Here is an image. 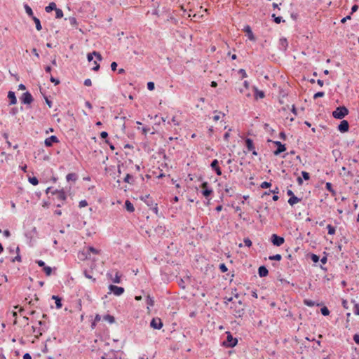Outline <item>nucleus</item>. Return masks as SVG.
<instances>
[{"label": "nucleus", "mask_w": 359, "mask_h": 359, "mask_svg": "<svg viewBox=\"0 0 359 359\" xmlns=\"http://www.w3.org/2000/svg\"><path fill=\"white\" fill-rule=\"evenodd\" d=\"M29 182L32 185H34V186H36L39 184V181L36 177H29Z\"/></svg>", "instance_id": "33"}, {"label": "nucleus", "mask_w": 359, "mask_h": 359, "mask_svg": "<svg viewBox=\"0 0 359 359\" xmlns=\"http://www.w3.org/2000/svg\"><path fill=\"white\" fill-rule=\"evenodd\" d=\"M244 241V243H245V245L246 246H248V247H250V246L252 245V241H250V238H244V241Z\"/></svg>", "instance_id": "43"}, {"label": "nucleus", "mask_w": 359, "mask_h": 359, "mask_svg": "<svg viewBox=\"0 0 359 359\" xmlns=\"http://www.w3.org/2000/svg\"><path fill=\"white\" fill-rule=\"evenodd\" d=\"M351 15H347L346 17H345L341 20V22L345 23L348 20H351Z\"/></svg>", "instance_id": "58"}, {"label": "nucleus", "mask_w": 359, "mask_h": 359, "mask_svg": "<svg viewBox=\"0 0 359 359\" xmlns=\"http://www.w3.org/2000/svg\"><path fill=\"white\" fill-rule=\"evenodd\" d=\"M358 9V6L357 5H353L351 8V14H353V13L356 12Z\"/></svg>", "instance_id": "60"}, {"label": "nucleus", "mask_w": 359, "mask_h": 359, "mask_svg": "<svg viewBox=\"0 0 359 359\" xmlns=\"http://www.w3.org/2000/svg\"><path fill=\"white\" fill-rule=\"evenodd\" d=\"M93 55L96 57L97 60L101 61L102 60V55L96 51H93Z\"/></svg>", "instance_id": "48"}, {"label": "nucleus", "mask_w": 359, "mask_h": 359, "mask_svg": "<svg viewBox=\"0 0 359 359\" xmlns=\"http://www.w3.org/2000/svg\"><path fill=\"white\" fill-rule=\"evenodd\" d=\"M147 88L149 90H153L154 89V83L153 82H149L147 83Z\"/></svg>", "instance_id": "53"}, {"label": "nucleus", "mask_w": 359, "mask_h": 359, "mask_svg": "<svg viewBox=\"0 0 359 359\" xmlns=\"http://www.w3.org/2000/svg\"><path fill=\"white\" fill-rule=\"evenodd\" d=\"M125 208L127 210V211H128L129 212H133L135 210V208H134L133 203L128 200H127L125 202Z\"/></svg>", "instance_id": "19"}, {"label": "nucleus", "mask_w": 359, "mask_h": 359, "mask_svg": "<svg viewBox=\"0 0 359 359\" xmlns=\"http://www.w3.org/2000/svg\"><path fill=\"white\" fill-rule=\"evenodd\" d=\"M253 89L255 90V97L256 99L264 97L265 95L263 91L258 90L256 87H254Z\"/></svg>", "instance_id": "20"}, {"label": "nucleus", "mask_w": 359, "mask_h": 359, "mask_svg": "<svg viewBox=\"0 0 359 359\" xmlns=\"http://www.w3.org/2000/svg\"><path fill=\"white\" fill-rule=\"evenodd\" d=\"M146 302L147 304V309H149L150 306H153L154 304V299L149 295L147 297Z\"/></svg>", "instance_id": "27"}, {"label": "nucleus", "mask_w": 359, "mask_h": 359, "mask_svg": "<svg viewBox=\"0 0 359 359\" xmlns=\"http://www.w3.org/2000/svg\"><path fill=\"white\" fill-rule=\"evenodd\" d=\"M269 259L270 260L280 261L282 259V256L280 255H279V254H277V255H275L270 256L269 257Z\"/></svg>", "instance_id": "34"}, {"label": "nucleus", "mask_w": 359, "mask_h": 359, "mask_svg": "<svg viewBox=\"0 0 359 359\" xmlns=\"http://www.w3.org/2000/svg\"><path fill=\"white\" fill-rule=\"evenodd\" d=\"M354 303L353 313L354 314L359 316V304L355 303L354 300L352 301Z\"/></svg>", "instance_id": "31"}, {"label": "nucleus", "mask_w": 359, "mask_h": 359, "mask_svg": "<svg viewBox=\"0 0 359 359\" xmlns=\"http://www.w3.org/2000/svg\"><path fill=\"white\" fill-rule=\"evenodd\" d=\"M325 95V93L323 92H318L316 93V94H314L313 95V98L314 99H317L318 97H323Z\"/></svg>", "instance_id": "46"}, {"label": "nucleus", "mask_w": 359, "mask_h": 359, "mask_svg": "<svg viewBox=\"0 0 359 359\" xmlns=\"http://www.w3.org/2000/svg\"><path fill=\"white\" fill-rule=\"evenodd\" d=\"M279 44L283 50H286L287 46V39L285 38L280 39L279 41Z\"/></svg>", "instance_id": "26"}, {"label": "nucleus", "mask_w": 359, "mask_h": 359, "mask_svg": "<svg viewBox=\"0 0 359 359\" xmlns=\"http://www.w3.org/2000/svg\"><path fill=\"white\" fill-rule=\"evenodd\" d=\"M89 252H92L93 254H99L100 251L95 248L90 246L87 248L86 252H83L82 255L83 256V259H88Z\"/></svg>", "instance_id": "13"}, {"label": "nucleus", "mask_w": 359, "mask_h": 359, "mask_svg": "<svg viewBox=\"0 0 359 359\" xmlns=\"http://www.w3.org/2000/svg\"><path fill=\"white\" fill-rule=\"evenodd\" d=\"M104 319L110 323H113L114 322V318L110 315L104 316Z\"/></svg>", "instance_id": "37"}, {"label": "nucleus", "mask_w": 359, "mask_h": 359, "mask_svg": "<svg viewBox=\"0 0 359 359\" xmlns=\"http://www.w3.org/2000/svg\"><path fill=\"white\" fill-rule=\"evenodd\" d=\"M237 344V339L233 338L229 333L227 335L226 341L224 342V344L228 347H233Z\"/></svg>", "instance_id": "5"}, {"label": "nucleus", "mask_w": 359, "mask_h": 359, "mask_svg": "<svg viewBox=\"0 0 359 359\" xmlns=\"http://www.w3.org/2000/svg\"><path fill=\"white\" fill-rule=\"evenodd\" d=\"M50 80L52 83H54L55 85H58L60 83V81L53 76L50 77Z\"/></svg>", "instance_id": "54"}, {"label": "nucleus", "mask_w": 359, "mask_h": 359, "mask_svg": "<svg viewBox=\"0 0 359 359\" xmlns=\"http://www.w3.org/2000/svg\"><path fill=\"white\" fill-rule=\"evenodd\" d=\"M93 55H93V53H88V55H87V58H88V60L89 62H90L91 60H93Z\"/></svg>", "instance_id": "63"}, {"label": "nucleus", "mask_w": 359, "mask_h": 359, "mask_svg": "<svg viewBox=\"0 0 359 359\" xmlns=\"http://www.w3.org/2000/svg\"><path fill=\"white\" fill-rule=\"evenodd\" d=\"M245 144H246V147L248 151H252L253 155H255V156L257 155V151L255 150L253 142L251 139H250V138L246 139Z\"/></svg>", "instance_id": "8"}, {"label": "nucleus", "mask_w": 359, "mask_h": 359, "mask_svg": "<svg viewBox=\"0 0 359 359\" xmlns=\"http://www.w3.org/2000/svg\"><path fill=\"white\" fill-rule=\"evenodd\" d=\"M21 99L24 104H30L33 101V97L29 92L25 93Z\"/></svg>", "instance_id": "11"}, {"label": "nucleus", "mask_w": 359, "mask_h": 359, "mask_svg": "<svg viewBox=\"0 0 359 359\" xmlns=\"http://www.w3.org/2000/svg\"><path fill=\"white\" fill-rule=\"evenodd\" d=\"M101 320V317L100 315H96L95 317L94 323L92 324V327H94L95 325L96 322H99Z\"/></svg>", "instance_id": "51"}, {"label": "nucleus", "mask_w": 359, "mask_h": 359, "mask_svg": "<svg viewBox=\"0 0 359 359\" xmlns=\"http://www.w3.org/2000/svg\"><path fill=\"white\" fill-rule=\"evenodd\" d=\"M16 250H17V252H18V255H17V256H16L15 257L12 258L11 261H12L13 262H15V261H17V262H21V257H20V255H19V248H18V247H17V248H16Z\"/></svg>", "instance_id": "36"}, {"label": "nucleus", "mask_w": 359, "mask_h": 359, "mask_svg": "<svg viewBox=\"0 0 359 359\" xmlns=\"http://www.w3.org/2000/svg\"><path fill=\"white\" fill-rule=\"evenodd\" d=\"M52 298L55 300V304L57 309H60L62 307L61 299L57 296H53Z\"/></svg>", "instance_id": "28"}, {"label": "nucleus", "mask_w": 359, "mask_h": 359, "mask_svg": "<svg viewBox=\"0 0 359 359\" xmlns=\"http://www.w3.org/2000/svg\"><path fill=\"white\" fill-rule=\"evenodd\" d=\"M272 17L274 18V21L277 24H279L282 21V18L281 17H276L275 14H273Z\"/></svg>", "instance_id": "47"}, {"label": "nucleus", "mask_w": 359, "mask_h": 359, "mask_svg": "<svg viewBox=\"0 0 359 359\" xmlns=\"http://www.w3.org/2000/svg\"><path fill=\"white\" fill-rule=\"evenodd\" d=\"M58 142V139L56 136L52 135L45 140V145L46 147H51L53 143Z\"/></svg>", "instance_id": "14"}, {"label": "nucleus", "mask_w": 359, "mask_h": 359, "mask_svg": "<svg viewBox=\"0 0 359 359\" xmlns=\"http://www.w3.org/2000/svg\"><path fill=\"white\" fill-rule=\"evenodd\" d=\"M258 273L260 277H265L268 275L269 271L265 266H262L258 269Z\"/></svg>", "instance_id": "16"}, {"label": "nucleus", "mask_w": 359, "mask_h": 359, "mask_svg": "<svg viewBox=\"0 0 359 359\" xmlns=\"http://www.w3.org/2000/svg\"><path fill=\"white\" fill-rule=\"evenodd\" d=\"M274 144L278 147L277 149L274 151L273 154L275 156L279 155L280 153L285 151L286 150V147L285 144H283L279 141H275Z\"/></svg>", "instance_id": "6"}, {"label": "nucleus", "mask_w": 359, "mask_h": 359, "mask_svg": "<svg viewBox=\"0 0 359 359\" xmlns=\"http://www.w3.org/2000/svg\"><path fill=\"white\" fill-rule=\"evenodd\" d=\"M112 281L115 283H121V275L118 272H116L115 274V277L112 278Z\"/></svg>", "instance_id": "32"}, {"label": "nucleus", "mask_w": 359, "mask_h": 359, "mask_svg": "<svg viewBox=\"0 0 359 359\" xmlns=\"http://www.w3.org/2000/svg\"><path fill=\"white\" fill-rule=\"evenodd\" d=\"M24 8H25V10L27 13V14L31 17L32 18H33L34 16V13H33V11H32V9L31 8V7L27 5V4H25L24 5Z\"/></svg>", "instance_id": "22"}, {"label": "nucleus", "mask_w": 359, "mask_h": 359, "mask_svg": "<svg viewBox=\"0 0 359 359\" xmlns=\"http://www.w3.org/2000/svg\"><path fill=\"white\" fill-rule=\"evenodd\" d=\"M327 229L328 230V233L329 234H330V235L334 234V233H335V228L334 226H332L330 224H328L327 226Z\"/></svg>", "instance_id": "35"}, {"label": "nucleus", "mask_w": 359, "mask_h": 359, "mask_svg": "<svg viewBox=\"0 0 359 359\" xmlns=\"http://www.w3.org/2000/svg\"><path fill=\"white\" fill-rule=\"evenodd\" d=\"M271 185V184L270 182H264L261 184L260 187L262 189H266V188H269L270 187Z\"/></svg>", "instance_id": "42"}, {"label": "nucleus", "mask_w": 359, "mask_h": 359, "mask_svg": "<svg viewBox=\"0 0 359 359\" xmlns=\"http://www.w3.org/2000/svg\"><path fill=\"white\" fill-rule=\"evenodd\" d=\"M69 23L72 26H76L77 25V22L75 18L71 17L68 19Z\"/></svg>", "instance_id": "41"}, {"label": "nucleus", "mask_w": 359, "mask_h": 359, "mask_svg": "<svg viewBox=\"0 0 359 359\" xmlns=\"http://www.w3.org/2000/svg\"><path fill=\"white\" fill-rule=\"evenodd\" d=\"M56 9V4L54 2H51L49 4L48 6L45 8V11L47 13H50V11Z\"/></svg>", "instance_id": "24"}, {"label": "nucleus", "mask_w": 359, "mask_h": 359, "mask_svg": "<svg viewBox=\"0 0 359 359\" xmlns=\"http://www.w3.org/2000/svg\"><path fill=\"white\" fill-rule=\"evenodd\" d=\"M202 188H203L202 194L206 198L208 197L212 193V189H208V182H205L202 184Z\"/></svg>", "instance_id": "12"}, {"label": "nucleus", "mask_w": 359, "mask_h": 359, "mask_svg": "<svg viewBox=\"0 0 359 359\" xmlns=\"http://www.w3.org/2000/svg\"><path fill=\"white\" fill-rule=\"evenodd\" d=\"M271 242L276 246H280L284 243L285 240L283 237L278 236L276 234H273L271 236Z\"/></svg>", "instance_id": "3"}, {"label": "nucleus", "mask_w": 359, "mask_h": 359, "mask_svg": "<svg viewBox=\"0 0 359 359\" xmlns=\"http://www.w3.org/2000/svg\"><path fill=\"white\" fill-rule=\"evenodd\" d=\"M219 269L222 272H226L227 271V268L224 264H221L219 265Z\"/></svg>", "instance_id": "55"}, {"label": "nucleus", "mask_w": 359, "mask_h": 359, "mask_svg": "<svg viewBox=\"0 0 359 359\" xmlns=\"http://www.w3.org/2000/svg\"><path fill=\"white\" fill-rule=\"evenodd\" d=\"M87 205H88V203H87V201H86V200H82V201H81L79 202V208H84V207H86V206H87Z\"/></svg>", "instance_id": "44"}, {"label": "nucleus", "mask_w": 359, "mask_h": 359, "mask_svg": "<svg viewBox=\"0 0 359 359\" xmlns=\"http://www.w3.org/2000/svg\"><path fill=\"white\" fill-rule=\"evenodd\" d=\"M110 292H113L116 296H120L124 292V288L122 287L110 285L109 286Z\"/></svg>", "instance_id": "2"}, {"label": "nucleus", "mask_w": 359, "mask_h": 359, "mask_svg": "<svg viewBox=\"0 0 359 359\" xmlns=\"http://www.w3.org/2000/svg\"><path fill=\"white\" fill-rule=\"evenodd\" d=\"M320 311H321V313L323 316H328L330 313V311L326 306L323 307Z\"/></svg>", "instance_id": "39"}, {"label": "nucleus", "mask_w": 359, "mask_h": 359, "mask_svg": "<svg viewBox=\"0 0 359 359\" xmlns=\"http://www.w3.org/2000/svg\"><path fill=\"white\" fill-rule=\"evenodd\" d=\"M300 201V199L299 198H297V196H295L294 195H292V196H291L289 200H288V203L290 205H294V204L299 203Z\"/></svg>", "instance_id": "21"}, {"label": "nucleus", "mask_w": 359, "mask_h": 359, "mask_svg": "<svg viewBox=\"0 0 359 359\" xmlns=\"http://www.w3.org/2000/svg\"><path fill=\"white\" fill-rule=\"evenodd\" d=\"M150 326L154 329L160 330L163 327L161 319L159 318H154L150 323Z\"/></svg>", "instance_id": "4"}, {"label": "nucleus", "mask_w": 359, "mask_h": 359, "mask_svg": "<svg viewBox=\"0 0 359 359\" xmlns=\"http://www.w3.org/2000/svg\"><path fill=\"white\" fill-rule=\"evenodd\" d=\"M244 31L248 34V38L251 41L255 40L254 34L250 26H246L244 28Z\"/></svg>", "instance_id": "18"}, {"label": "nucleus", "mask_w": 359, "mask_h": 359, "mask_svg": "<svg viewBox=\"0 0 359 359\" xmlns=\"http://www.w3.org/2000/svg\"><path fill=\"white\" fill-rule=\"evenodd\" d=\"M311 259L313 262L316 263L319 261V257L317 256L316 255L313 254L311 255Z\"/></svg>", "instance_id": "52"}, {"label": "nucleus", "mask_w": 359, "mask_h": 359, "mask_svg": "<svg viewBox=\"0 0 359 359\" xmlns=\"http://www.w3.org/2000/svg\"><path fill=\"white\" fill-rule=\"evenodd\" d=\"M32 20H34V22L36 25V29L38 31H41L42 29V27H41V22H40L39 19L37 18L36 17H33Z\"/></svg>", "instance_id": "25"}, {"label": "nucleus", "mask_w": 359, "mask_h": 359, "mask_svg": "<svg viewBox=\"0 0 359 359\" xmlns=\"http://www.w3.org/2000/svg\"><path fill=\"white\" fill-rule=\"evenodd\" d=\"M84 85L86 86H90L92 85V81L90 79H87L84 81Z\"/></svg>", "instance_id": "57"}, {"label": "nucleus", "mask_w": 359, "mask_h": 359, "mask_svg": "<svg viewBox=\"0 0 359 359\" xmlns=\"http://www.w3.org/2000/svg\"><path fill=\"white\" fill-rule=\"evenodd\" d=\"M32 330H33L34 333H36V337H38L39 336H41L42 334V331L41 330H39L36 332V330L34 327H32Z\"/></svg>", "instance_id": "49"}, {"label": "nucleus", "mask_w": 359, "mask_h": 359, "mask_svg": "<svg viewBox=\"0 0 359 359\" xmlns=\"http://www.w3.org/2000/svg\"><path fill=\"white\" fill-rule=\"evenodd\" d=\"M117 352L114 350H110L107 353H105L102 357L101 359H118L116 355Z\"/></svg>", "instance_id": "7"}, {"label": "nucleus", "mask_w": 359, "mask_h": 359, "mask_svg": "<svg viewBox=\"0 0 359 359\" xmlns=\"http://www.w3.org/2000/svg\"><path fill=\"white\" fill-rule=\"evenodd\" d=\"M43 271L47 276H50L52 272L51 268L50 266H46L43 267Z\"/></svg>", "instance_id": "40"}, {"label": "nucleus", "mask_w": 359, "mask_h": 359, "mask_svg": "<svg viewBox=\"0 0 359 359\" xmlns=\"http://www.w3.org/2000/svg\"><path fill=\"white\" fill-rule=\"evenodd\" d=\"M171 121L174 123V125H175V126H179L180 125V121L176 118V116H173L172 118Z\"/></svg>", "instance_id": "56"}, {"label": "nucleus", "mask_w": 359, "mask_h": 359, "mask_svg": "<svg viewBox=\"0 0 359 359\" xmlns=\"http://www.w3.org/2000/svg\"><path fill=\"white\" fill-rule=\"evenodd\" d=\"M8 97L10 100V104H15L17 102V99L15 97L14 92L9 91L8 93Z\"/></svg>", "instance_id": "17"}, {"label": "nucleus", "mask_w": 359, "mask_h": 359, "mask_svg": "<svg viewBox=\"0 0 359 359\" xmlns=\"http://www.w3.org/2000/svg\"><path fill=\"white\" fill-rule=\"evenodd\" d=\"M23 359H32L29 353H27L23 355Z\"/></svg>", "instance_id": "64"}, {"label": "nucleus", "mask_w": 359, "mask_h": 359, "mask_svg": "<svg viewBox=\"0 0 359 359\" xmlns=\"http://www.w3.org/2000/svg\"><path fill=\"white\" fill-rule=\"evenodd\" d=\"M55 13H56V18H61L63 16V12L61 9H58L56 8Z\"/></svg>", "instance_id": "38"}, {"label": "nucleus", "mask_w": 359, "mask_h": 359, "mask_svg": "<svg viewBox=\"0 0 359 359\" xmlns=\"http://www.w3.org/2000/svg\"><path fill=\"white\" fill-rule=\"evenodd\" d=\"M95 66L93 67V70L97 71L100 69V65L96 61L94 62Z\"/></svg>", "instance_id": "62"}, {"label": "nucleus", "mask_w": 359, "mask_h": 359, "mask_svg": "<svg viewBox=\"0 0 359 359\" xmlns=\"http://www.w3.org/2000/svg\"><path fill=\"white\" fill-rule=\"evenodd\" d=\"M217 114H215L212 118L215 121H217L219 120H220L222 117L224 116V114L222 113V112H217L216 111Z\"/></svg>", "instance_id": "29"}, {"label": "nucleus", "mask_w": 359, "mask_h": 359, "mask_svg": "<svg viewBox=\"0 0 359 359\" xmlns=\"http://www.w3.org/2000/svg\"><path fill=\"white\" fill-rule=\"evenodd\" d=\"M348 123L346 120H343L341 121L340 124L338 126V130L341 133H345L348 130Z\"/></svg>", "instance_id": "10"}, {"label": "nucleus", "mask_w": 359, "mask_h": 359, "mask_svg": "<svg viewBox=\"0 0 359 359\" xmlns=\"http://www.w3.org/2000/svg\"><path fill=\"white\" fill-rule=\"evenodd\" d=\"M66 179L68 182H70V181L76 182L77 180V175L75 173H69L67 175Z\"/></svg>", "instance_id": "23"}, {"label": "nucleus", "mask_w": 359, "mask_h": 359, "mask_svg": "<svg viewBox=\"0 0 359 359\" xmlns=\"http://www.w3.org/2000/svg\"><path fill=\"white\" fill-rule=\"evenodd\" d=\"M325 187H326V189L330 192L332 193V195H335L336 192L335 191L332 189V185L330 182H327L326 184H325Z\"/></svg>", "instance_id": "30"}, {"label": "nucleus", "mask_w": 359, "mask_h": 359, "mask_svg": "<svg viewBox=\"0 0 359 359\" xmlns=\"http://www.w3.org/2000/svg\"><path fill=\"white\" fill-rule=\"evenodd\" d=\"M211 168L216 172L217 175H221L222 171L219 167V162L217 159L214 160L210 165Z\"/></svg>", "instance_id": "15"}, {"label": "nucleus", "mask_w": 359, "mask_h": 359, "mask_svg": "<svg viewBox=\"0 0 359 359\" xmlns=\"http://www.w3.org/2000/svg\"><path fill=\"white\" fill-rule=\"evenodd\" d=\"M53 194L56 196V198L63 201L66 199L67 196L63 190H55L54 192H53Z\"/></svg>", "instance_id": "9"}, {"label": "nucleus", "mask_w": 359, "mask_h": 359, "mask_svg": "<svg viewBox=\"0 0 359 359\" xmlns=\"http://www.w3.org/2000/svg\"><path fill=\"white\" fill-rule=\"evenodd\" d=\"M116 67H117V64L116 62H113L111 64V70L112 71H115L116 69Z\"/></svg>", "instance_id": "61"}, {"label": "nucleus", "mask_w": 359, "mask_h": 359, "mask_svg": "<svg viewBox=\"0 0 359 359\" xmlns=\"http://www.w3.org/2000/svg\"><path fill=\"white\" fill-rule=\"evenodd\" d=\"M353 340H354V341H355L356 344H359V334H354V336H353Z\"/></svg>", "instance_id": "59"}, {"label": "nucleus", "mask_w": 359, "mask_h": 359, "mask_svg": "<svg viewBox=\"0 0 359 359\" xmlns=\"http://www.w3.org/2000/svg\"><path fill=\"white\" fill-rule=\"evenodd\" d=\"M302 175L303 177V178L305 180H309V172H306V171H302Z\"/></svg>", "instance_id": "45"}, {"label": "nucleus", "mask_w": 359, "mask_h": 359, "mask_svg": "<svg viewBox=\"0 0 359 359\" xmlns=\"http://www.w3.org/2000/svg\"><path fill=\"white\" fill-rule=\"evenodd\" d=\"M133 179V177L130 174H127L126 177L124 178V181L128 183H130V180Z\"/></svg>", "instance_id": "50"}, {"label": "nucleus", "mask_w": 359, "mask_h": 359, "mask_svg": "<svg viewBox=\"0 0 359 359\" xmlns=\"http://www.w3.org/2000/svg\"><path fill=\"white\" fill-rule=\"evenodd\" d=\"M348 114V110L345 107H339L333 111L332 115L335 118L341 119Z\"/></svg>", "instance_id": "1"}]
</instances>
